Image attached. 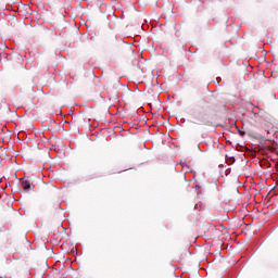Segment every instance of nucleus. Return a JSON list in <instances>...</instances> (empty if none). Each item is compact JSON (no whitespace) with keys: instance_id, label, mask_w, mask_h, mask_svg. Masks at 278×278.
<instances>
[{"instance_id":"obj_1","label":"nucleus","mask_w":278,"mask_h":278,"mask_svg":"<svg viewBox=\"0 0 278 278\" xmlns=\"http://www.w3.org/2000/svg\"><path fill=\"white\" fill-rule=\"evenodd\" d=\"M22 186H23L24 190H29V188H31V184L27 180L23 181Z\"/></svg>"},{"instance_id":"obj_2","label":"nucleus","mask_w":278,"mask_h":278,"mask_svg":"<svg viewBox=\"0 0 278 278\" xmlns=\"http://www.w3.org/2000/svg\"><path fill=\"white\" fill-rule=\"evenodd\" d=\"M199 207H201L199 204H195V210H199Z\"/></svg>"},{"instance_id":"obj_3","label":"nucleus","mask_w":278,"mask_h":278,"mask_svg":"<svg viewBox=\"0 0 278 278\" xmlns=\"http://www.w3.org/2000/svg\"><path fill=\"white\" fill-rule=\"evenodd\" d=\"M276 168H277V170H278V162L276 163Z\"/></svg>"},{"instance_id":"obj_4","label":"nucleus","mask_w":278,"mask_h":278,"mask_svg":"<svg viewBox=\"0 0 278 278\" xmlns=\"http://www.w3.org/2000/svg\"><path fill=\"white\" fill-rule=\"evenodd\" d=\"M242 136H244V132H240Z\"/></svg>"}]
</instances>
